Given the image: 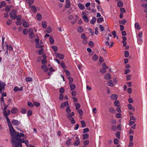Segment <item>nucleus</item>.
<instances>
[{"label":"nucleus","mask_w":147,"mask_h":147,"mask_svg":"<svg viewBox=\"0 0 147 147\" xmlns=\"http://www.w3.org/2000/svg\"><path fill=\"white\" fill-rule=\"evenodd\" d=\"M25 140L22 138H19L17 139L13 138L12 140V144L15 145V147H22V143H24Z\"/></svg>","instance_id":"f257e3e1"},{"label":"nucleus","mask_w":147,"mask_h":147,"mask_svg":"<svg viewBox=\"0 0 147 147\" xmlns=\"http://www.w3.org/2000/svg\"><path fill=\"white\" fill-rule=\"evenodd\" d=\"M11 18L12 20L15 19L17 16L16 11L15 10H12L9 13Z\"/></svg>","instance_id":"f03ea898"},{"label":"nucleus","mask_w":147,"mask_h":147,"mask_svg":"<svg viewBox=\"0 0 147 147\" xmlns=\"http://www.w3.org/2000/svg\"><path fill=\"white\" fill-rule=\"evenodd\" d=\"M81 38L83 39V43L84 44H86L88 43L87 39H88V37L86 36L85 34H82L81 36Z\"/></svg>","instance_id":"7ed1b4c3"},{"label":"nucleus","mask_w":147,"mask_h":147,"mask_svg":"<svg viewBox=\"0 0 147 147\" xmlns=\"http://www.w3.org/2000/svg\"><path fill=\"white\" fill-rule=\"evenodd\" d=\"M9 132L11 136L14 137L15 136H17V132L13 128H12L9 129Z\"/></svg>","instance_id":"20e7f679"},{"label":"nucleus","mask_w":147,"mask_h":147,"mask_svg":"<svg viewBox=\"0 0 147 147\" xmlns=\"http://www.w3.org/2000/svg\"><path fill=\"white\" fill-rule=\"evenodd\" d=\"M55 56L57 58H58L60 59H63L64 58V56L63 54L59 53L57 52L55 53Z\"/></svg>","instance_id":"39448f33"},{"label":"nucleus","mask_w":147,"mask_h":147,"mask_svg":"<svg viewBox=\"0 0 147 147\" xmlns=\"http://www.w3.org/2000/svg\"><path fill=\"white\" fill-rule=\"evenodd\" d=\"M5 84L3 82H0V93H2L4 91Z\"/></svg>","instance_id":"423d86ee"},{"label":"nucleus","mask_w":147,"mask_h":147,"mask_svg":"<svg viewBox=\"0 0 147 147\" xmlns=\"http://www.w3.org/2000/svg\"><path fill=\"white\" fill-rule=\"evenodd\" d=\"M69 106V104L67 101H66L65 102H63L61 103L60 106L61 108H63L64 107H68Z\"/></svg>","instance_id":"0eeeda50"},{"label":"nucleus","mask_w":147,"mask_h":147,"mask_svg":"<svg viewBox=\"0 0 147 147\" xmlns=\"http://www.w3.org/2000/svg\"><path fill=\"white\" fill-rule=\"evenodd\" d=\"M12 123L13 125H18L20 123V122L17 120H13L12 121Z\"/></svg>","instance_id":"6e6552de"},{"label":"nucleus","mask_w":147,"mask_h":147,"mask_svg":"<svg viewBox=\"0 0 147 147\" xmlns=\"http://www.w3.org/2000/svg\"><path fill=\"white\" fill-rule=\"evenodd\" d=\"M3 114L4 116H8L10 114V110L8 109L6 110V111H3Z\"/></svg>","instance_id":"1a4fd4ad"},{"label":"nucleus","mask_w":147,"mask_h":147,"mask_svg":"<svg viewBox=\"0 0 147 147\" xmlns=\"http://www.w3.org/2000/svg\"><path fill=\"white\" fill-rule=\"evenodd\" d=\"M118 96L115 94H113L111 96V98L112 100H115L117 99Z\"/></svg>","instance_id":"9d476101"},{"label":"nucleus","mask_w":147,"mask_h":147,"mask_svg":"<svg viewBox=\"0 0 147 147\" xmlns=\"http://www.w3.org/2000/svg\"><path fill=\"white\" fill-rule=\"evenodd\" d=\"M70 2L69 0H66L65 2V7L67 8H68L70 6Z\"/></svg>","instance_id":"9b49d317"},{"label":"nucleus","mask_w":147,"mask_h":147,"mask_svg":"<svg viewBox=\"0 0 147 147\" xmlns=\"http://www.w3.org/2000/svg\"><path fill=\"white\" fill-rule=\"evenodd\" d=\"M74 115V113L73 112L71 113H69L67 115V117L69 119H70L72 117H71Z\"/></svg>","instance_id":"f8f14e48"},{"label":"nucleus","mask_w":147,"mask_h":147,"mask_svg":"<svg viewBox=\"0 0 147 147\" xmlns=\"http://www.w3.org/2000/svg\"><path fill=\"white\" fill-rule=\"evenodd\" d=\"M77 31L79 33H82L83 32L84 30L82 26H79L78 27Z\"/></svg>","instance_id":"ddd939ff"},{"label":"nucleus","mask_w":147,"mask_h":147,"mask_svg":"<svg viewBox=\"0 0 147 147\" xmlns=\"http://www.w3.org/2000/svg\"><path fill=\"white\" fill-rule=\"evenodd\" d=\"M107 84L108 86H113L114 85V84L113 82L111 80H109L107 82Z\"/></svg>","instance_id":"4468645a"},{"label":"nucleus","mask_w":147,"mask_h":147,"mask_svg":"<svg viewBox=\"0 0 147 147\" xmlns=\"http://www.w3.org/2000/svg\"><path fill=\"white\" fill-rule=\"evenodd\" d=\"M127 107L128 108V109L129 110H131L134 111H135V109L134 107H132V105L131 104H128L127 105Z\"/></svg>","instance_id":"2eb2a0df"},{"label":"nucleus","mask_w":147,"mask_h":147,"mask_svg":"<svg viewBox=\"0 0 147 147\" xmlns=\"http://www.w3.org/2000/svg\"><path fill=\"white\" fill-rule=\"evenodd\" d=\"M135 27L136 29L140 30L141 29L139 23L136 22L135 24Z\"/></svg>","instance_id":"dca6fc26"},{"label":"nucleus","mask_w":147,"mask_h":147,"mask_svg":"<svg viewBox=\"0 0 147 147\" xmlns=\"http://www.w3.org/2000/svg\"><path fill=\"white\" fill-rule=\"evenodd\" d=\"M42 25L43 28H45L47 27V23L46 21H43L42 22Z\"/></svg>","instance_id":"f3484780"},{"label":"nucleus","mask_w":147,"mask_h":147,"mask_svg":"<svg viewBox=\"0 0 147 147\" xmlns=\"http://www.w3.org/2000/svg\"><path fill=\"white\" fill-rule=\"evenodd\" d=\"M111 78V76L109 73L106 74L105 76V78L106 80H108Z\"/></svg>","instance_id":"a211bd4d"},{"label":"nucleus","mask_w":147,"mask_h":147,"mask_svg":"<svg viewBox=\"0 0 147 147\" xmlns=\"http://www.w3.org/2000/svg\"><path fill=\"white\" fill-rule=\"evenodd\" d=\"M18 109L16 108H13L11 111V112L12 114H16L18 112Z\"/></svg>","instance_id":"6ab92c4d"},{"label":"nucleus","mask_w":147,"mask_h":147,"mask_svg":"<svg viewBox=\"0 0 147 147\" xmlns=\"http://www.w3.org/2000/svg\"><path fill=\"white\" fill-rule=\"evenodd\" d=\"M23 25L24 27L27 28L29 26V24L27 22L24 21L23 23Z\"/></svg>","instance_id":"aec40b11"},{"label":"nucleus","mask_w":147,"mask_h":147,"mask_svg":"<svg viewBox=\"0 0 147 147\" xmlns=\"http://www.w3.org/2000/svg\"><path fill=\"white\" fill-rule=\"evenodd\" d=\"M78 6L80 9H84V5L81 3L78 4Z\"/></svg>","instance_id":"412c9836"},{"label":"nucleus","mask_w":147,"mask_h":147,"mask_svg":"<svg viewBox=\"0 0 147 147\" xmlns=\"http://www.w3.org/2000/svg\"><path fill=\"white\" fill-rule=\"evenodd\" d=\"M71 90H74L76 88V86L74 84H71L69 85Z\"/></svg>","instance_id":"4be33fe9"},{"label":"nucleus","mask_w":147,"mask_h":147,"mask_svg":"<svg viewBox=\"0 0 147 147\" xmlns=\"http://www.w3.org/2000/svg\"><path fill=\"white\" fill-rule=\"evenodd\" d=\"M80 143V141L79 140H76L74 143V145L75 146H78Z\"/></svg>","instance_id":"5701e85b"},{"label":"nucleus","mask_w":147,"mask_h":147,"mask_svg":"<svg viewBox=\"0 0 147 147\" xmlns=\"http://www.w3.org/2000/svg\"><path fill=\"white\" fill-rule=\"evenodd\" d=\"M96 19L95 17H93L92 18V19L90 21V23L91 24H94L95 23Z\"/></svg>","instance_id":"b1692460"},{"label":"nucleus","mask_w":147,"mask_h":147,"mask_svg":"<svg viewBox=\"0 0 147 147\" xmlns=\"http://www.w3.org/2000/svg\"><path fill=\"white\" fill-rule=\"evenodd\" d=\"M83 140H85L87 139L89 137V135L87 134H84L83 135Z\"/></svg>","instance_id":"393cba45"},{"label":"nucleus","mask_w":147,"mask_h":147,"mask_svg":"<svg viewBox=\"0 0 147 147\" xmlns=\"http://www.w3.org/2000/svg\"><path fill=\"white\" fill-rule=\"evenodd\" d=\"M114 105L115 106L118 107L120 105V103L118 100H116L114 102Z\"/></svg>","instance_id":"a878e982"},{"label":"nucleus","mask_w":147,"mask_h":147,"mask_svg":"<svg viewBox=\"0 0 147 147\" xmlns=\"http://www.w3.org/2000/svg\"><path fill=\"white\" fill-rule=\"evenodd\" d=\"M36 17L37 20H40L42 18L41 15L39 13L37 14Z\"/></svg>","instance_id":"bb28decb"},{"label":"nucleus","mask_w":147,"mask_h":147,"mask_svg":"<svg viewBox=\"0 0 147 147\" xmlns=\"http://www.w3.org/2000/svg\"><path fill=\"white\" fill-rule=\"evenodd\" d=\"M98 58V57L96 54H95L92 57V59L94 61H96Z\"/></svg>","instance_id":"cd10ccee"},{"label":"nucleus","mask_w":147,"mask_h":147,"mask_svg":"<svg viewBox=\"0 0 147 147\" xmlns=\"http://www.w3.org/2000/svg\"><path fill=\"white\" fill-rule=\"evenodd\" d=\"M49 41L50 42V43L51 44H53L54 43V40L52 37H50L49 39Z\"/></svg>","instance_id":"c85d7f7f"},{"label":"nucleus","mask_w":147,"mask_h":147,"mask_svg":"<svg viewBox=\"0 0 147 147\" xmlns=\"http://www.w3.org/2000/svg\"><path fill=\"white\" fill-rule=\"evenodd\" d=\"M46 31L47 33H50L52 32V29L50 27H49L47 28Z\"/></svg>","instance_id":"c756f323"},{"label":"nucleus","mask_w":147,"mask_h":147,"mask_svg":"<svg viewBox=\"0 0 147 147\" xmlns=\"http://www.w3.org/2000/svg\"><path fill=\"white\" fill-rule=\"evenodd\" d=\"M103 20V18L102 17L99 18L97 20L98 23H100Z\"/></svg>","instance_id":"7c9ffc66"},{"label":"nucleus","mask_w":147,"mask_h":147,"mask_svg":"<svg viewBox=\"0 0 147 147\" xmlns=\"http://www.w3.org/2000/svg\"><path fill=\"white\" fill-rule=\"evenodd\" d=\"M6 46L7 49H9L10 51H11L13 50V48L12 47L11 45H6Z\"/></svg>","instance_id":"2f4dec72"},{"label":"nucleus","mask_w":147,"mask_h":147,"mask_svg":"<svg viewBox=\"0 0 147 147\" xmlns=\"http://www.w3.org/2000/svg\"><path fill=\"white\" fill-rule=\"evenodd\" d=\"M123 5V3L121 1H119L117 3V6L119 7H121Z\"/></svg>","instance_id":"473e14b6"},{"label":"nucleus","mask_w":147,"mask_h":147,"mask_svg":"<svg viewBox=\"0 0 147 147\" xmlns=\"http://www.w3.org/2000/svg\"><path fill=\"white\" fill-rule=\"evenodd\" d=\"M142 37V32H141L139 33L137 36L138 38H141Z\"/></svg>","instance_id":"72a5a7b5"},{"label":"nucleus","mask_w":147,"mask_h":147,"mask_svg":"<svg viewBox=\"0 0 147 147\" xmlns=\"http://www.w3.org/2000/svg\"><path fill=\"white\" fill-rule=\"evenodd\" d=\"M71 139H68L66 141V144L68 146H69L71 144Z\"/></svg>","instance_id":"f704fd0d"},{"label":"nucleus","mask_w":147,"mask_h":147,"mask_svg":"<svg viewBox=\"0 0 147 147\" xmlns=\"http://www.w3.org/2000/svg\"><path fill=\"white\" fill-rule=\"evenodd\" d=\"M75 105L76 106V110L80 108V105L79 103H75Z\"/></svg>","instance_id":"c9c22d12"},{"label":"nucleus","mask_w":147,"mask_h":147,"mask_svg":"<svg viewBox=\"0 0 147 147\" xmlns=\"http://www.w3.org/2000/svg\"><path fill=\"white\" fill-rule=\"evenodd\" d=\"M68 79L69 80V84H70L73 83V78L71 77H68Z\"/></svg>","instance_id":"e433bc0d"},{"label":"nucleus","mask_w":147,"mask_h":147,"mask_svg":"<svg viewBox=\"0 0 147 147\" xmlns=\"http://www.w3.org/2000/svg\"><path fill=\"white\" fill-rule=\"evenodd\" d=\"M59 64H60L61 66L62 67V68H65V64L64 62H63V61H62L61 62H60Z\"/></svg>","instance_id":"4c0bfd02"},{"label":"nucleus","mask_w":147,"mask_h":147,"mask_svg":"<svg viewBox=\"0 0 147 147\" xmlns=\"http://www.w3.org/2000/svg\"><path fill=\"white\" fill-rule=\"evenodd\" d=\"M126 22V21L125 20H119V23L120 24H121L124 25Z\"/></svg>","instance_id":"58836bf2"},{"label":"nucleus","mask_w":147,"mask_h":147,"mask_svg":"<svg viewBox=\"0 0 147 147\" xmlns=\"http://www.w3.org/2000/svg\"><path fill=\"white\" fill-rule=\"evenodd\" d=\"M43 53V49L42 48H41L38 50V53L40 55H41Z\"/></svg>","instance_id":"ea45409f"},{"label":"nucleus","mask_w":147,"mask_h":147,"mask_svg":"<svg viewBox=\"0 0 147 147\" xmlns=\"http://www.w3.org/2000/svg\"><path fill=\"white\" fill-rule=\"evenodd\" d=\"M29 37L31 38H34L35 37V34L34 33L29 34Z\"/></svg>","instance_id":"a19ab883"},{"label":"nucleus","mask_w":147,"mask_h":147,"mask_svg":"<svg viewBox=\"0 0 147 147\" xmlns=\"http://www.w3.org/2000/svg\"><path fill=\"white\" fill-rule=\"evenodd\" d=\"M142 42V40L141 38H138V43L139 45H141Z\"/></svg>","instance_id":"79ce46f5"},{"label":"nucleus","mask_w":147,"mask_h":147,"mask_svg":"<svg viewBox=\"0 0 147 147\" xmlns=\"http://www.w3.org/2000/svg\"><path fill=\"white\" fill-rule=\"evenodd\" d=\"M52 48L53 49L55 53H56V52H57L58 51L57 48L56 46H52Z\"/></svg>","instance_id":"37998d69"},{"label":"nucleus","mask_w":147,"mask_h":147,"mask_svg":"<svg viewBox=\"0 0 147 147\" xmlns=\"http://www.w3.org/2000/svg\"><path fill=\"white\" fill-rule=\"evenodd\" d=\"M26 80L27 82L32 81V78L30 77L26 78Z\"/></svg>","instance_id":"c03bdc74"},{"label":"nucleus","mask_w":147,"mask_h":147,"mask_svg":"<svg viewBox=\"0 0 147 147\" xmlns=\"http://www.w3.org/2000/svg\"><path fill=\"white\" fill-rule=\"evenodd\" d=\"M82 127H86V123L84 121H81Z\"/></svg>","instance_id":"a18cd8bd"},{"label":"nucleus","mask_w":147,"mask_h":147,"mask_svg":"<svg viewBox=\"0 0 147 147\" xmlns=\"http://www.w3.org/2000/svg\"><path fill=\"white\" fill-rule=\"evenodd\" d=\"M70 120V122L72 124H74L75 123V121L74 120L73 117H71L70 119H69Z\"/></svg>","instance_id":"49530a36"},{"label":"nucleus","mask_w":147,"mask_h":147,"mask_svg":"<svg viewBox=\"0 0 147 147\" xmlns=\"http://www.w3.org/2000/svg\"><path fill=\"white\" fill-rule=\"evenodd\" d=\"M47 62V61L46 58H45L42 60L41 63L42 64H45Z\"/></svg>","instance_id":"de8ad7c7"},{"label":"nucleus","mask_w":147,"mask_h":147,"mask_svg":"<svg viewBox=\"0 0 147 147\" xmlns=\"http://www.w3.org/2000/svg\"><path fill=\"white\" fill-rule=\"evenodd\" d=\"M135 122V121L134 120H130L129 122V124L130 126L133 125Z\"/></svg>","instance_id":"09e8293b"},{"label":"nucleus","mask_w":147,"mask_h":147,"mask_svg":"<svg viewBox=\"0 0 147 147\" xmlns=\"http://www.w3.org/2000/svg\"><path fill=\"white\" fill-rule=\"evenodd\" d=\"M115 116L117 118H120L121 117V114L120 113H117L116 114Z\"/></svg>","instance_id":"8fccbe9b"},{"label":"nucleus","mask_w":147,"mask_h":147,"mask_svg":"<svg viewBox=\"0 0 147 147\" xmlns=\"http://www.w3.org/2000/svg\"><path fill=\"white\" fill-rule=\"evenodd\" d=\"M125 56L126 57H128L129 56V52L128 51H125L124 53Z\"/></svg>","instance_id":"3c124183"},{"label":"nucleus","mask_w":147,"mask_h":147,"mask_svg":"<svg viewBox=\"0 0 147 147\" xmlns=\"http://www.w3.org/2000/svg\"><path fill=\"white\" fill-rule=\"evenodd\" d=\"M36 46L37 48H40L43 47V45H40L39 43H36Z\"/></svg>","instance_id":"603ef678"},{"label":"nucleus","mask_w":147,"mask_h":147,"mask_svg":"<svg viewBox=\"0 0 147 147\" xmlns=\"http://www.w3.org/2000/svg\"><path fill=\"white\" fill-rule=\"evenodd\" d=\"M26 110L25 108H22L21 109V112L22 114H25L26 113Z\"/></svg>","instance_id":"864d4df0"},{"label":"nucleus","mask_w":147,"mask_h":147,"mask_svg":"<svg viewBox=\"0 0 147 147\" xmlns=\"http://www.w3.org/2000/svg\"><path fill=\"white\" fill-rule=\"evenodd\" d=\"M16 136L19 137H22L24 136V134L22 133H20V134H19V133L18 132Z\"/></svg>","instance_id":"5fc2aeb1"},{"label":"nucleus","mask_w":147,"mask_h":147,"mask_svg":"<svg viewBox=\"0 0 147 147\" xmlns=\"http://www.w3.org/2000/svg\"><path fill=\"white\" fill-rule=\"evenodd\" d=\"M82 18L84 21V22H86V23H88V22L89 21L87 17H84V18Z\"/></svg>","instance_id":"6e6d98bb"},{"label":"nucleus","mask_w":147,"mask_h":147,"mask_svg":"<svg viewBox=\"0 0 147 147\" xmlns=\"http://www.w3.org/2000/svg\"><path fill=\"white\" fill-rule=\"evenodd\" d=\"M34 104L36 107H38L40 105V103L36 102H34Z\"/></svg>","instance_id":"4d7b16f0"},{"label":"nucleus","mask_w":147,"mask_h":147,"mask_svg":"<svg viewBox=\"0 0 147 147\" xmlns=\"http://www.w3.org/2000/svg\"><path fill=\"white\" fill-rule=\"evenodd\" d=\"M131 76L130 74H128L126 76V79L127 80H129L131 79Z\"/></svg>","instance_id":"13d9d810"},{"label":"nucleus","mask_w":147,"mask_h":147,"mask_svg":"<svg viewBox=\"0 0 147 147\" xmlns=\"http://www.w3.org/2000/svg\"><path fill=\"white\" fill-rule=\"evenodd\" d=\"M12 22V20H9L7 21L6 24L8 25H9Z\"/></svg>","instance_id":"bf43d9fd"},{"label":"nucleus","mask_w":147,"mask_h":147,"mask_svg":"<svg viewBox=\"0 0 147 147\" xmlns=\"http://www.w3.org/2000/svg\"><path fill=\"white\" fill-rule=\"evenodd\" d=\"M28 105L29 106L31 107H32L34 106V105L33 104L30 102H28Z\"/></svg>","instance_id":"052dcab7"},{"label":"nucleus","mask_w":147,"mask_h":147,"mask_svg":"<svg viewBox=\"0 0 147 147\" xmlns=\"http://www.w3.org/2000/svg\"><path fill=\"white\" fill-rule=\"evenodd\" d=\"M89 143V141L88 140H85L84 141V145H88Z\"/></svg>","instance_id":"680f3d73"},{"label":"nucleus","mask_w":147,"mask_h":147,"mask_svg":"<svg viewBox=\"0 0 147 147\" xmlns=\"http://www.w3.org/2000/svg\"><path fill=\"white\" fill-rule=\"evenodd\" d=\"M32 114V112L31 110H29L28 111L27 115L28 116H31Z\"/></svg>","instance_id":"e2e57ef3"},{"label":"nucleus","mask_w":147,"mask_h":147,"mask_svg":"<svg viewBox=\"0 0 147 147\" xmlns=\"http://www.w3.org/2000/svg\"><path fill=\"white\" fill-rule=\"evenodd\" d=\"M78 112L79 114L80 115H83V111L81 109H79L78 110Z\"/></svg>","instance_id":"0e129e2a"},{"label":"nucleus","mask_w":147,"mask_h":147,"mask_svg":"<svg viewBox=\"0 0 147 147\" xmlns=\"http://www.w3.org/2000/svg\"><path fill=\"white\" fill-rule=\"evenodd\" d=\"M119 142V140L117 139H115L114 140V143L115 144H118Z\"/></svg>","instance_id":"69168bd1"},{"label":"nucleus","mask_w":147,"mask_h":147,"mask_svg":"<svg viewBox=\"0 0 147 147\" xmlns=\"http://www.w3.org/2000/svg\"><path fill=\"white\" fill-rule=\"evenodd\" d=\"M89 45L91 47H93L94 46V44L92 41H90L88 43Z\"/></svg>","instance_id":"338daca9"},{"label":"nucleus","mask_w":147,"mask_h":147,"mask_svg":"<svg viewBox=\"0 0 147 147\" xmlns=\"http://www.w3.org/2000/svg\"><path fill=\"white\" fill-rule=\"evenodd\" d=\"M102 66L103 67V68L104 69H107L108 68V67L105 64V63H104L102 64Z\"/></svg>","instance_id":"774afa93"}]
</instances>
